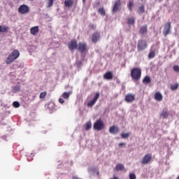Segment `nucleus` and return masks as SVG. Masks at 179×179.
I'll list each match as a JSON object with an SVG mask.
<instances>
[{"instance_id": "nucleus-1", "label": "nucleus", "mask_w": 179, "mask_h": 179, "mask_svg": "<svg viewBox=\"0 0 179 179\" xmlns=\"http://www.w3.org/2000/svg\"><path fill=\"white\" fill-rule=\"evenodd\" d=\"M142 76V70L140 68H134L131 71V78L133 80L138 81Z\"/></svg>"}, {"instance_id": "nucleus-2", "label": "nucleus", "mask_w": 179, "mask_h": 179, "mask_svg": "<svg viewBox=\"0 0 179 179\" xmlns=\"http://www.w3.org/2000/svg\"><path fill=\"white\" fill-rule=\"evenodd\" d=\"M94 129L95 131H101V129H104V122L101 119H98L94 123L93 126Z\"/></svg>"}, {"instance_id": "nucleus-3", "label": "nucleus", "mask_w": 179, "mask_h": 179, "mask_svg": "<svg viewBox=\"0 0 179 179\" xmlns=\"http://www.w3.org/2000/svg\"><path fill=\"white\" fill-rule=\"evenodd\" d=\"M138 51H143L148 48V43L145 40H139L137 45Z\"/></svg>"}, {"instance_id": "nucleus-4", "label": "nucleus", "mask_w": 179, "mask_h": 179, "mask_svg": "<svg viewBox=\"0 0 179 179\" xmlns=\"http://www.w3.org/2000/svg\"><path fill=\"white\" fill-rule=\"evenodd\" d=\"M152 162V154H146L141 161V164H149Z\"/></svg>"}, {"instance_id": "nucleus-5", "label": "nucleus", "mask_w": 179, "mask_h": 179, "mask_svg": "<svg viewBox=\"0 0 179 179\" xmlns=\"http://www.w3.org/2000/svg\"><path fill=\"white\" fill-rule=\"evenodd\" d=\"M171 29V22H168L166 24H165L163 34L166 37L168 36V34H170V30Z\"/></svg>"}, {"instance_id": "nucleus-6", "label": "nucleus", "mask_w": 179, "mask_h": 179, "mask_svg": "<svg viewBox=\"0 0 179 179\" xmlns=\"http://www.w3.org/2000/svg\"><path fill=\"white\" fill-rule=\"evenodd\" d=\"M87 48V45L86 44V43L80 42L77 45V50H79L81 54H83V52H85Z\"/></svg>"}, {"instance_id": "nucleus-7", "label": "nucleus", "mask_w": 179, "mask_h": 179, "mask_svg": "<svg viewBox=\"0 0 179 179\" xmlns=\"http://www.w3.org/2000/svg\"><path fill=\"white\" fill-rule=\"evenodd\" d=\"M121 8V0H117L113 7L112 12L113 13H116L118 12Z\"/></svg>"}, {"instance_id": "nucleus-8", "label": "nucleus", "mask_w": 179, "mask_h": 179, "mask_svg": "<svg viewBox=\"0 0 179 179\" xmlns=\"http://www.w3.org/2000/svg\"><path fill=\"white\" fill-rule=\"evenodd\" d=\"M69 49L70 51H73V50L78 49V42L76 40H72L68 45Z\"/></svg>"}, {"instance_id": "nucleus-9", "label": "nucleus", "mask_w": 179, "mask_h": 179, "mask_svg": "<svg viewBox=\"0 0 179 179\" xmlns=\"http://www.w3.org/2000/svg\"><path fill=\"white\" fill-rule=\"evenodd\" d=\"M100 97V93L96 92L94 99L87 103L88 107H93L94 104H96V101L99 100Z\"/></svg>"}, {"instance_id": "nucleus-10", "label": "nucleus", "mask_w": 179, "mask_h": 179, "mask_svg": "<svg viewBox=\"0 0 179 179\" xmlns=\"http://www.w3.org/2000/svg\"><path fill=\"white\" fill-rule=\"evenodd\" d=\"M127 103H132L135 100V94H127L124 99Z\"/></svg>"}, {"instance_id": "nucleus-11", "label": "nucleus", "mask_w": 179, "mask_h": 179, "mask_svg": "<svg viewBox=\"0 0 179 179\" xmlns=\"http://www.w3.org/2000/svg\"><path fill=\"white\" fill-rule=\"evenodd\" d=\"M99 40H100V34L99 32H95L92 34V43H96L97 41H99Z\"/></svg>"}, {"instance_id": "nucleus-12", "label": "nucleus", "mask_w": 179, "mask_h": 179, "mask_svg": "<svg viewBox=\"0 0 179 179\" xmlns=\"http://www.w3.org/2000/svg\"><path fill=\"white\" fill-rule=\"evenodd\" d=\"M154 99L157 101H162V100H163V95L160 92H157L155 94Z\"/></svg>"}, {"instance_id": "nucleus-13", "label": "nucleus", "mask_w": 179, "mask_h": 179, "mask_svg": "<svg viewBox=\"0 0 179 179\" xmlns=\"http://www.w3.org/2000/svg\"><path fill=\"white\" fill-rule=\"evenodd\" d=\"M148 34V25H144L140 28L139 34L144 36Z\"/></svg>"}, {"instance_id": "nucleus-14", "label": "nucleus", "mask_w": 179, "mask_h": 179, "mask_svg": "<svg viewBox=\"0 0 179 179\" xmlns=\"http://www.w3.org/2000/svg\"><path fill=\"white\" fill-rule=\"evenodd\" d=\"M39 31L38 26L31 27L30 29V33L32 34V36H36Z\"/></svg>"}, {"instance_id": "nucleus-15", "label": "nucleus", "mask_w": 179, "mask_h": 179, "mask_svg": "<svg viewBox=\"0 0 179 179\" xmlns=\"http://www.w3.org/2000/svg\"><path fill=\"white\" fill-rule=\"evenodd\" d=\"M109 132L110 134H118V132H120V129L116 126H112L109 129Z\"/></svg>"}, {"instance_id": "nucleus-16", "label": "nucleus", "mask_w": 179, "mask_h": 179, "mask_svg": "<svg viewBox=\"0 0 179 179\" xmlns=\"http://www.w3.org/2000/svg\"><path fill=\"white\" fill-rule=\"evenodd\" d=\"M103 78L106 80H111L113 79V73L111 71H108L103 75Z\"/></svg>"}, {"instance_id": "nucleus-17", "label": "nucleus", "mask_w": 179, "mask_h": 179, "mask_svg": "<svg viewBox=\"0 0 179 179\" xmlns=\"http://www.w3.org/2000/svg\"><path fill=\"white\" fill-rule=\"evenodd\" d=\"M10 55H11L13 58L17 59V58H19V56L20 55V53L19 52V50H14Z\"/></svg>"}, {"instance_id": "nucleus-18", "label": "nucleus", "mask_w": 179, "mask_h": 179, "mask_svg": "<svg viewBox=\"0 0 179 179\" xmlns=\"http://www.w3.org/2000/svg\"><path fill=\"white\" fill-rule=\"evenodd\" d=\"M15 59H16L13 57L11 56V55H10L8 56V57L6 59V64H7V65H9V64H12V62H13V61H15Z\"/></svg>"}, {"instance_id": "nucleus-19", "label": "nucleus", "mask_w": 179, "mask_h": 179, "mask_svg": "<svg viewBox=\"0 0 179 179\" xmlns=\"http://www.w3.org/2000/svg\"><path fill=\"white\" fill-rule=\"evenodd\" d=\"M64 5L66 8H71L73 5V0H65Z\"/></svg>"}, {"instance_id": "nucleus-20", "label": "nucleus", "mask_w": 179, "mask_h": 179, "mask_svg": "<svg viewBox=\"0 0 179 179\" xmlns=\"http://www.w3.org/2000/svg\"><path fill=\"white\" fill-rule=\"evenodd\" d=\"M9 30V27L6 25H0V33H6Z\"/></svg>"}, {"instance_id": "nucleus-21", "label": "nucleus", "mask_w": 179, "mask_h": 179, "mask_svg": "<svg viewBox=\"0 0 179 179\" xmlns=\"http://www.w3.org/2000/svg\"><path fill=\"white\" fill-rule=\"evenodd\" d=\"M127 24L129 26L135 24V17H131L127 19Z\"/></svg>"}, {"instance_id": "nucleus-22", "label": "nucleus", "mask_w": 179, "mask_h": 179, "mask_svg": "<svg viewBox=\"0 0 179 179\" xmlns=\"http://www.w3.org/2000/svg\"><path fill=\"white\" fill-rule=\"evenodd\" d=\"M124 164H117L115 168V171H120L121 170H124Z\"/></svg>"}, {"instance_id": "nucleus-23", "label": "nucleus", "mask_w": 179, "mask_h": 179, "mask_svg": "<svg viewBox=\"0 0 179 179\" xmlns=\"http://www.w3.org/2000/svg\"><path fill=\"white\" fill-rule=\"evenodd\" d=\"M71 94H72V92H64L62 95V97L63 99H65L66 100H68V99H69Z\"/></svg>"}, {"instance_id": "nucleus-24", "label": "nucleus", "mask_w": 179, "mask_h": 179, "mask_svg": "<svg viewBox=\"0 0 179 179\" xmlns=\"http://www.w3.org/2000/svg\"><path fill=\"white\" fill-rule=\"evenodd\" d=\"M25 156L27 157L28 160L30 162L33 160V157H34V153L30 151L27 155H25Z\"/></svg>"}, {"instance_id": "nucleus-25", "label": "nucleus", "mask_w": 179, "mask_h": 179, "mask_svg": "<svg viewBox=\"0 0 179 179\" xmlns=\"http://www.w3.org/2000/svg\"><path fill=\"white\" fill-rule=\"evenodd\" d=\"M150 82H152V80L150 79V77L148 76H146L143 80V83H144V85H148V83H150Z\"/></svg>"}, {"instance_id": "nucleus-26", "label": "nucleus", "mask_w": 179, "mask_h": 179, "mask_svg": "<svg viewBox=\"0 0 179 179\" xmlns=\"http://www.w3.org/2000/svg\"><path fill=\"white\" fill-rule=\"evenodd\" d=\"M138 15H142V13H145V6L143 4L140 6L137 10Z\"/></svg>"}, {"instance_id": "nucleus-27", "label": "nucleus", "mask_w": 179, "mask_h": 179, "mask_svg": "<svg viewBox=\"0 0 179 179\" xmlns=\"http://www.w3.org/2000/svg\"><path fill=\"white\" fill-rule=\"evenodd\" d=\"M127 6H128V8H129V10L130 12H132L133 8H134V1L130 0V1H129V3L127 4Z\"/></svg>"}, {"instance_id": "nucleus-28", "label": "nucleus", "mask_w": 179, "mask_h": 179, "mask_svg": "<svg viewBox=\"0 0 179 179\" xmlns=\"http://www.w3.org/2000/svg\"><path fill=\"white\" fill-rule=\"evenodd\" d=\"M85 128L86 131H89L92 128V122L89 121L85 123Z\"/></svg>"}, {"instance_id": "nucleus-29", "label": "nucleus", "mask_w": 179, "mask_h": 179, "mask_svg": "<svg viewBox=\"0 0 179 179\" xmlns=\"http://www.w3.org/2000/svg\"><path fill=\"white\" fill-rule=\"evenodd\" d=\"M155 57H156V52H155L153 50H150V52L148 55V58L150 59H152V58H155Z\"/></svg>"}, {"instance_id": "nucleus-30", "label": "nucleus", "mask_w": 179, "mask_h": 179, "mask_svg": "<svg viewBox=\"0 0 179 179\" xmlns=\"http://www.w3.org/2000/svg\"><path fill=\"white\" fill-rule=\"evenodd\" d=\"M29 12H30V8H29V6H27V5H23V13L26 14V13H29Z\"/></svg>"}, {"instance_id": "nucleus-31", "label": "nucleus", "mask_w": 179, "mask_h": 179, "mask_svg": "<svg viewBox=\"0 0 179 179\" xmlns=\"http://www.w3.org/2000/svg\"><path fill=\"white\" fill-rule=\"evenodd\" d=\"M98 12L101 16H106V10H104V8H99Z\"/></svg>"}, {"instance_id": "nucleus-32", "label": "nucleus", "mask_w": 179, "mask_h": 179, "mask_svg": "<svg viewBox=\"0 0 179 179\" xmlns=\"http://www.w3.org/2000/svg\"><path fill=\"white\" fill-rule=\"evenodd\" d=\"M179 87V84L178 83H175L174 85H172L171 86V90H177V89H178Z\"/></svg>"}, {"instance_id": "nucleus-33", "label": "nucleus", "mask_w": 179, "mask_h": 179, "mask_svg": "<svg viewBox=\"0 0 179 179\" xmlns=\"http://www.w3.org/2000/svg\"><path fill=\"white\" fill-rule=\"evenodd\" d=\"M129 135H131L130 133H123L121 134V138H122V139H126L129 136Z\"/></svg>"}, {"instance_id": "nucleus-34", "label": "nucleus", "mask_w": 179, "mask_h": 179, "mask_svg": "<svg viewBox=\"0 0 179 179\" xmlns=\"http://www.w3.org/2000/svg\"><path fill=\"white\" fill-rule=\"evenodd\" d=\"M161 117H163V118H167V117H169V113L167 111H163L161 113Z\"/></svg>"}, {"instance_id": "nucleus-35", "label": "nucleus", "mask_w": 179, "mask_h": 179, "mask_svg": "<svg viewBox=\"0 0 179 179\" xmlns=\"http://www.w3.org/2000/svg\"><path fill=\"white\" fill-rule=\"evenodd\" d=\"M13 107H15V108H19V107H20V103H19V101H14L13 103Z\"/></svg>"}, {"instance_id": "nucleus-36", "label": "nucleus", "mask_w": 179, "mask_h": 179, "mask_svg": "<svg viewBox=\"0 0 179 179\" xmlns=\"http://www.w3.org/2000/svg\"><path fill=\"white\" fill-rule=\"evenodd\" d=\"M45 96H47V92L45 91V92H41V94L39 95V98L40 99H45Z\"/></svg>"}, {"instance_id": "nucleus-37", "label": "nucleus", "mask_w": 179, "mask_h": 179, "mask_svg": "<svg viewBox=\"0 0 179 179\" xmlns=\"http://www.w3.org/2000/svg\"><path fill=\"white\" fill-rule=\"evenodd\" d=\"M54 5V0H48V8H51Z\"/></svg>"}, {"instance_id": "nucleus-38", "label": "nucleus", "mask_w": 179, "mask_h": 179, "mask_svg": "<svg viewBox=\"0 0 179 179\" xmlns=\"http://www.w3.org/2000/svg\"><path fill=\"white\" fill-rule=\"evenodd\" d=\"M129 179H136V175H135V173H130Z\"/></svg>"}, {"instance_id": "nucleus-39", "label": "nucleus", "mask_w": 179, "mask_h": 179, "mask_svg": "<svg viewBox=\"0 0 179 179\" xmlns=\"http://www.w3.org/2000/svg\"><path fill=\"white\" fill-rule=\"evenodd\" d=\"M18 11L20 13H21L22 15H23V5H21L20 6V8H18Z\"/></svg>"}, {"instance_id": "nucleus-40", "label": "nucleus", "mask_w": 179, "mask_h": 179, "mask_svg": "<svg viewBox=\"0 0 179 179\" xmlns=\"http://www.w3.org/2000/svg\"><path fill=\"white\" fill-rule=\"evenodd\" d=\"M90 29L91 30H94V29H96V24H90Z\"/></svg>"}, {"instance_id": "nucleus-41", "label": "nucleus", "mask_w": 179, "mask_h": 179, "mask_svg": "<svg viewBox=\"0 0 179 179\" xmlns=\"http://www.w3.org/2000/svg\"><path fill=\"white\" fill-rule=\"evenodd\" d=\"M173 71H175V72H179V66H173Z\"/></svg>"}, {"instance_id": "nucleus-42", "label": "nucleus", "mask_w": 179, "mask_h": 179, "mask_svg": "<svg viewBox=\"0 0 179 179\" xmlns=\"http://www.w3.org/2000/svg\"><path fill=\"white\" fill-rule=\"evenodd\" d=\"M59 103H60V104H64L65 103V100H64L62 98H59Z\"/></svg>"}, {"instance_id": "nucleus-43", "label": "nucleus", "mask_w": 179, "mask_h": 179, "mask_svg": "<svg viewBox=\"0 0 179 179\" xmlns=\"http://www.w3.org/2000/svg\"><path fill=\"white\" fill-rule=\"evenodd\" d=\"M119 146H120V148H122V146H125V143H119Z\"/></svg>"}, {"instance_id": "nucleus-44", "label": "nucleus", "mask_w": 179, "mask_h": 179, "mask_svg": "<svg viewBox=\"0 0 179 179\" xmlns=\"http://www.w3.org/2000/svg\"><path fill=\"white\" fill-rule=\"evenodd\" d=\"M19 90H20L19 87H15L14 92H17L19 91Z\"/></svg>"}, {"instance_id": "nucleus-45", "label": "nucleus", "mask_w": 179, "mask_h": 179, "mask_svg": "<svg viewBox=\"0 0 179 179\" xmlns=\"http://www.w3.org/2000/svg\"><path fill=\"white\" fill-rule=\"evenodd\" d=\"M73 179H78V178L76 176H73Z\"/></svg>"}, {"instance_id": "nucleus-46", "label": "nucleus", "mask_w": 179, "mask_h": 179, "mask_svg": "<svg viewBox=\"0 0 179 179\" xmlns=\"http://www.w3.org/2000/svg\"><path fill=\"white\" fill-rule=\"evenodd\" d=\"M83 3L86 2V0H83Z\"/></svg>"}, {"instance_id": "nucleus-47", "label": "nucleus", "mask_w": 179, "mask_h": 179, "mask_svg": "<svg viewBox=\"0 0 179 179\" xmlns=\"http://www.w3.org/2000/svg\"><path fill=\"white\" fill-rule=\"evenodd\" d=\"M176 179H179V176H178V178Z\"/></svg>"}, {"instance_id": "nucleus-48", "label": "nucleus", "mask_w": 179, "mask_h": 179, "mask_svg": "<svg viewBox=\"0 0 179 179\" xmlns=\"http://www.w3.org/2000/svg\"><path fill=\"white\" fill-rule=\"evenodd\" d=\"M96 174H97V176H99V172H97V173H96Z\"/></svg>"}, {"instance_id": "nucleus-49", "label": "nucleus", "mask_w": 179, "mask_h": 179, "mask_svg": "<svg viewBox=\"0 0 179 179\" xmlns=\"http://www.w3.org/2000/svg\"><path fill=\"white\" fill-rule=\"evenodd\" d=\"M30 1H34V0H30Z\"/></svg>"}]
</instances>
